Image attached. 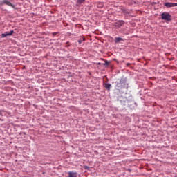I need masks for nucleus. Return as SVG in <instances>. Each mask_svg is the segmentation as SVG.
<instances>
[{
    "mask_svg": "<svg viewBox=\"0 0 177 177\" xmlns=\"http://www.w3.org/2000/svg\"><path fill=\"white\" fill-rule=\"evenodd\" d=\"M103 85L105 89H106V91H110L111 88V84L110 83H104Z\"/></svg>",
    "mask_w": 177,
    "mask_h": 177,
    "instance_id": "obj_9",
    "label": "nucleus"
},
{
    "mask_svg": "<svg viewBox=\"0 0 177 177\" xmlns=\"http://www.w3.org/2000/svg\"><path fill=\"white\" fill-rule=\"evenodd\" d=\"M164 6H166L167 8H174L175 6H177V3H169V2H166L163 3Z\"/></svg>",
    "mask_w": 177,
    "mask_h": 177,
    "instance_id": "obj_6",
    "label": "nucleus"
},
{
    "mask_svg": "<svg viewBox=\"0 0 177 177\" xmlns=\"http://www.w3.org/2000/svg\"><path fill=\"white\" fill-rule=\"evenodd\" d=\"M1 5H7V6H10L11 8H13V9L16 8V5L12 3L9 0H3L1 1Z\"/></svg>",
    "mask_w": 177,
    "mask_h": 177,
    "instance_id": "obj_5",
    "label": "nucleus"
},
{
    "mask_svg": "<svg viewBox=\"0 0 177 177\" xmlns=\"http://www.w3.org/2000/svg\"><path fill=\"white\" fill-rule=\"evenodd\" d=\"M161 19L162 20H164L165 21H171V14H169V12H162L161 15Z\"/></svg>",
    "mask_w": 177,
    "mask_h": 177,
    "instance_id": "obj_2",
    "label": "nucleus"
},
{
    "mask_svg": "<svg viewBox=\"0 0 177 177\" xmlns=\"http://www.w3.org/2000/svg\"><path fill=\"white\" fill-rule=\"evenodd\" d=\"M84 41H86L85 37H82V38H80V39L77 41V42H78V44H82V42H84Z\"/></svg>",
    "mask_w": 177,
    "mask_h": 177,
    "instance_id": "obj_13",
    "label": "nucleus"
},
{
    "mask_svg": "<svg viewBox=\"0 0 177 177\" xmlns=\"http://www.w3.org/2000/svg\"><path fill=\"white\" fill-rule=\"evenodd\" d=\"M115 88L119 92H121V89H128L127 77H122L119 82H115Z\"/></svg>",
    "mask_w": 177,
    "mask_h": 177,
    "instance_id": "obj_1",
    "label": "nucleus"
},
{
    "mask_svg": "<svg viewBox=\"0 0 177 177\" xmlns=\"http://www.w3.org/2000/svg\"><path fill=\"white\" fill-rule=\"evenodd\" d=\"M122 12L124 15H131V10L128 9L122 8Z\"/></svg>",
    "mask_w": 177,
    "mask_h": 177,
    "instance_id": "obj_10",
    "label": "nucleus"
},
{
    "mask_svg": "<svg viewBox=\"0 0 177 177\" xmlns=\"http://www.w3.org/2000/svg\"><path fill=\"white\" fill-rule=\"evenodd\" d=\"M110 64V62L107 60L105 61L104 66H109Z\"/></svg>",
    "mask_w": 177,
    "mask_h": 177,
    "instance_id": "obj_14",
    "label": "nucleus"
},
{
    "mask_svg": "<svg viewBox=\"0 0 177 177\" xmlns=\"http://www.w3.org/2000/svg\"><path fill=\"white\" fill-rule=\"evenodd\" d=\"M121 41H124V39H122L121 37H116L115 39V44H118V43L121 42Z\"/></svg>",
    "mask_w": 177,
    "mask_h": 177,
    "instance_id": "obj_12",
    "label": "nucleus"
},
{
    "mask_svg": "<svg viewBox=\"0 0 177 177\" xmlns=\"http://www.w3.org/2000/svg\"><path fill=\"white\" fill-rule=\"evenodd\" d=\"M124 24H125V21L124 20H118L114 23L113 26L115 28H121Z\"/></svg>",
    "mask_w": 177,
    "mask_h": 177,
    "instance_id": "obj_4",
    "label": "nucleus"
},
{
    "mask_svg": "<svg viewBox=\"0 0 177 177\" xmlns=\"http://www.w3.org/2000/svg\"><path fill=\"white\" fill-rule=\"evenodd\" d=\"M83 3H85V0H77L76 1V6H78V8L82 6Z\"/></svg>",
    "mask_w": 177,
    "mask_h": 177,
    "instance_id": "obj_8",
    "label": "nucleus"
},
{
    "mask_svg": "<svg viewBox=\"0 0 177 177\" xmlns=\"http://www.w3.org/2000/svg\"><path fill=\"white\" fill-rule=\"evenodd\" d=\"M68 46H70V45H67V46H66V48H68Z\"/></svg>",
    "mask_w": 177,
    "mask_h": 177,
    "instance_id": "obj_16",
    "label": "nucleus"
},
{
    "mask_svg": "<svg viewBox=\"0 0 177 177\" xmlns=\"http://www.w3.org/2000/svg\"><path fill=\"white\" fill-rule=\"evenodd\" d=\"M84 169L88 170L89 169V166H84Z\"/></svg>",
    "mask_w": 177,
    "mask_h": 177,
    "instance_id": "obj_15",
    "label": "nucleus"
},
{
    "mask_svg": "<svg viewBox=\"0 0 177 177\" xmlns=\"http://www.w3.org/2000/svg\"><path fill=\"white\" fill-rule=\"evenodd\" d=\"M68 176L69 177H77V172L69 171Z\"/></svg>",
    "mask_w": 177,
    "mask_h": 177,
    "instance_id": "obj_11",
    "label": "nucleus"
},
{
    "mask_svg": "<svg viewBox=\"0 0 177 177\" xmlns=\"http://www.w3.org/2000/svg\"><path fill=\"white\" fill-rule=\"evenodd\" d=\"M14 32H15V31L11 30V31H10V32H6L5 33H2V34H1V38H6V37H10V36L12 35Z\"/></svg>",
    "mask_w": 177,
    "mask_h": 177,
    "instance_id": "obj_7",
    "label": "nucleus"
},
{
    "mask_svg": "<svg viewBox=\"0 0 177 177\" xmlns=\"http://www.w3.org/2000/svg\"><path fill=\"white\" fill-rule=\"evenodd\" d=\"M118 102L122 104V106H125L127 104V102H128V100L126 97L120 95L118 97Z\"/></svg>",
    "mask_w": 177,
    "mask_h": 177,
    "instance_id": "obj_3",
    "label": "nucleus"
}]
</instances>
